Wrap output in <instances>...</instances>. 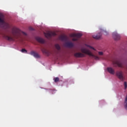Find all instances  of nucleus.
<instances>
[{
	"mask_svg": "<svg viewBox=\"0 0 127 127\" xmlns=\"http://www.w3.org/2000/svg\"><path fill=\"white\" fill-rule=\"evenodd\" d=\"M12 34L13 36L5 35L3 37L8 41H15L16 39H22V35L26 36V33L21 31L17 28H13L12 29Z\"/></svg>",
	"mask_w": 127,
	"mask_h": 127,
	"instance_id": "f257e3e1",
	"label": "nucleus"
},
{
	"mask_svg": "<svg viewBox=\"0 0 127 127\" xmlns=\"http://www.w3.org/2000/svg\"><path fill=\"white\" fill-rule=\"evenodd\" d=\"M81 51L82 53H84V54H87L90 57H92V58H94L95 60H99V57L92 54V53L89 50H87L85 48H82L81 49Z\"/></svg>",
	"mask_w": 127,
	"mask_h": 127,
	"instance_id": "f03ea898",
	"label": "nucleus"
},
{
	"mask_svg": "<svg viewBox=\"0 0 127 127\" xmlns=\"http://www.w3.org/2000/svg\"><path fill=\"white\" fill-rule=\"evenodd\" d=\"M44 35L47 38H51L52 36H56V33L53 32H49L48 33H44Z\"/></svg>",
	"mask_w": 127,
	"mask_h": 127,
	"instance_id": "7ed1b4c3",
	"label": "nucleus"
},
{
	"mask_svg": "<svg viewBox=\"0 0 127 127\" xmlns=\"http://www.w3.org/2000/svg\"><path fill=\"white\" fill-rule=\"evenodd\" d=\"M116 76H117L118 78L121 81H124V76L123 75V71H117Z\"/></svg>",
	"mask_w": 127,
	"mask_h": 127,
	"instance_id": "20e7f679",
	"label": "nucleus"
},
{
	"mask_svg": "<svg viewBox=\"0 0 127 127\" xmlns=\"http://www.w3.org/2000/svg\"><path fill=\"white\" fill-rule=\"evenodd\" d=\"M113 65H117L118 67H120V68H124V66L123 65V63H122L120 61H116L113 62Z\"/></svg>",
	"mask_w": 127,
	"mask_h": 127,
	"instance_id": "39448f33",
	"label": "nucleus"
},
{
	"mask_svg": "<svg viewBox=\"0 0 127 127\" xmlns=\"http://www.w3.org/2000/svg\"><path fill=\"white\" fill-rule=\"evenodd\" d=\"M74 57H76V58H83V57H85V55L83 53L78 52L75 53L74 54Z\"/></svg>",
	"mask_w": 127,
	"mask_h": 127,
	"instance_id": "423d86ee",
	"label": "nucleus"
},
{
	"mask_svg": "<svg viewBox=\"0 0 127 127\" xmlns=\"http://www.w3.org/2000/svg\"><path fill=\"white\" fill-rule=\"evenodd\" d=\"M1 16V14H0V23H1V24L2 25H3V26H5L6 28H8V27H9V24L4 22V21H3V20L2 19H1V18H0Z\"/></svg>",
	"mask_w": 127,
	"mask_h": 127,
	"instance_id": "0eeeda50",
	"label": "nucleus"
},
{
	"mask_svg": "<svg viewBox=\"0 0 127 127\" xmlns=\"http://www.w3.org/2000/svg\"><path fill=\"white\" fill-rule=\"evenodd\" d=\"M113 36L115 40H120L121 39V36L117 32L113 33Z\"/></svg>",
	"mask_w": 127,
	"mask_h": 127,
	"instance_id": "6e6552de",
	"label": "nucleus"
},
{
	"mask_svg": "<svg viewBox=\"0 0 127 127\" xmlns=\"http://www.w3.org/2000/svg\"><path fill=\"white\" fill-rule=\"evenodd\" d=\"M59 39L62 41H67L68 40V37L66 35H61L59 37Z\"/></svg>",
	"mask_w": 127,
	"mask_h": 127,
	"instance_id": "1a4fd4ad",
	"label": "nucleus"
},
{
	"mask_svg": "<svg viewBox=\"0 0 127 127\" xmlns=\"http://www.w3.org/2000/svg\"><path fill=\"white\" fill-rule=\"evenodd\" d=\"M30 55H32V56H34L35 58H40V56L38 53L34 52V51H32L30 52Z\"/></svg>",
	"mask_w": 127,
	"mask_h": 127,
	"instance_id": "9d476101",
	"label": "nucleus"
},
{
	"mask_svg": "<svg viewBox=\"0 0 127 127\" xmlns=\"http://www.w3.org/2000/svg\"><path fill=\"white\" fill-rule=\"evenodd\" d=\"M71 37H77V38H80L82 37V34L81 33H73L71 35Z\"/></svg>",
	"mask_w": 127,
	"mask_h": 127,
	"instance_id": "9b49d317",
	"label": "nucleus"
},
{
	"mask_svg": "<svg viewBox=\"0 0 127 127\" xmlns=\"http://www.w3.org/2000/svg\"><path fill=\"white\" fill-rule=\"evenodd\" d=\"M36 40H37V41H38V42H39L40 43H44L45 42V41H44V40L39 37H36Z\"/></svg>",
	"mask_w": 127,
	"mask_h": 127,
	"instance_id": "f8f14e48",
	"label": "nucleus"
},
{
	"mask_svg": "<svg viewBox=\"0 0 127 127\" xmlns=\"http://www.w3.org/2000/svg\"><path fill=\"white\" fill-rule=\"evenodd\" d=\"M93 37L95 39H101V37H102V33H100L97 35H94Z\"/></svg>",
	"mask_w": 127,
	"mask_h": 127,
	"instance_id": "ddd939ff",
	"label": "nucleus"
},
{
	"mask_svg": "<svg viewBox=\"0 0 127 127\" xmlns=\"http://www.w3.org/2000/svg\"><path fill=\"white\" fill-rule=\"evenodd\" d=\"M107 70L110 74H112L113 75L115 74V70L112 67H108Z\"/></svg>",
	"mask_w": 127,
	"mask_h": 127,
	"instance_id": "4468645a",
	"label": "nucleus"
},
{
	"mask_svg": "<svg viewBox=\"0 0 127 127\" xmlns=\"http://www.w3.org/2000/svg\"><path fill=\"white\" fill-rule=\"evenodd\" d=\"M66 45L67 47H73V46H74V44H73L71 42L66 43Z\"/></svg>",
	"mask_w": 127,
	"mask_h": 127,
	"instance_id": "2eb2a0df",
	"label": "nucleus"
},
{
	"mask_svg": "<svg viewBox=\"0 0 127 127\" xmlns=\"http://www.w3.org/2000/svg\"><path fill=\"white\" fill-rule=\"evenodd\" d=\"M42 52H43L44 54H48V51H47L46 49L43 48L41 49Z\"/></svg>",
	"mask_w": 127,
	"mask_h": 127,
	"instance_id": "dca6fc26",
	"label": "nucleus"
},
{
	"mask_svg": "<svg viewBox=\"0 0 127 127\" xmlns=\"http://www.w3.org/2000/svg\"><path fill=\"white\" fill-rule=\"evenodd\" d=\"M55 47L56 49H57V50H60V49H61V47H60V45H59V44H57L55 45Z\"/></svg>",
	"mask_w": 127,
	"mask_h": 127,
	"instance_id": "f3484780",
	"label": "nucleus"
},
{
	"mask_svg": "<svg viewBox=\"0 0 127 127\" xmlns=\"http://www.w3.org/2000/svg\"><path fill=\"white\" fill-rule=\"evenodd\" d=\"M55 83L59 82V77H55L54 78Z\"/></svg>",
	"mask_w": 127,
	"mask_h": 127,
	"instance_id": "a211bd4d",
	"label": "nucleus"
},
{
	"mask_svg": "<svg viewBox=\"0 0 127 127\" xmlns=\"http://www.w3.org/2000/svg\"><path fill=\"white\" fill-rule=\"evenodd\" d=\"M21 52H22L23 53H27V51L25 49H22L21 50Z\"/></svg>",
	"mask_w": 127,
	"mask_h": 127,
	"instance_id": "6ab92c4d",
	"label": "nucleus"
},
{
	"mask_svg": "<svg viewBox=\"0 0 127 127\" xmlns=\"http://www.w3.org/2000/svg\"><path fill=\"white\" fill-rule=\"evenodd\" d=\"M124 86H125V89H127V81L124 82Z\"/></svg>",
	"mask_w": 127,
	"mask_h": 127,
	"instance_id": "aec40b11",
	"label": "nucleus"
},
{
	"mask_svg": "<svg viewBox=\"0 0 127 127\" xmlns=\"http://www.w3.org/2000/svg\"><path fill=\"white\" fill-rule=\"evenodd\" d=\"M86 46H87V47H89V48H91V49H93V50H95V49L94 48H93L89 45H86Z\"/></svg>",
	"mask_w": 127,
	"mask_h": 127,
	"instance_id": "412c9836",
	"label": "nucleus"
},
{
	"mask_svg": "<svg viewBox=\"0 0 127 127\" xmlns=\"http://www.w3.org/2000/svg\"><path fill=\"white\" fill-rule=\"evenodd\" d=\"M98 54H99V55H101V56H102V55H103V52H98Z\"/></svg>",
	"mask_w": 127,
	"mask_h": 127,
	"instance_id": "4be33fe9",
	"label": "nucleus"
},
{
	"mask_svg": "<svg viewBox=\"0 0 127 127\" xmlns=\"http://www.w3.org/2000/svg\"><path fill=\"white\" fill-rule=\"evenodd\" d=\"M72 40H73V41H77L78 40V39H76V38H73V39H72Z\"/></svg>",
	"mask_w": 127,
	"mask_h": 127,
	"instance_id": "5701e85b",
	"label": "nucleus"
},
{
	"mask_svg": "<svg viewBox=\"0 0 127 127\" xmlns=\"http://www.w3.org/2000/svg\"><path fill=\"white\" fill-rule=\"evenodd\" d=\"M104 32H105L106 35L108 34V32H107L106 31H104Z\"/></svg>",
	"mask_w": 127,
	"mask_h": 127,
	"instance_id": "b1692460",
	"label": "nucleus"
},
{
	"mask_svg": "<svg viewBox=\"0 0 127 127\" xmlns=\"http://www.w3.org/2000/svg\"><path fill=\"white\" fill-rule=\"evenodd\" d=\"M30 29L31 30H33V28H30Z\"/></svg>",
	"mask_w": 127,
	"mask_h": 127,
	"instance_id": "393cba45",
	"label": "nucleus"
}]
</instances>
